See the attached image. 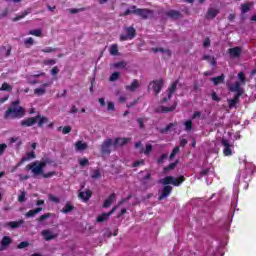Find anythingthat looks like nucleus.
<instances>
[{
  "mask_svg": "<svg viewBox=\"0 0 256 256\" xmlns=\"http://www.w3.org/2000/svg\"><path fill=\"white\" fill-rule=\"evenodd\" d=\"M28 35H32L34 37H41L43 35V31L41 29L30 30V32H28Z\"/></svg>",
  "mask_w": 256,
  "mask_h": 256,
  "instance_id": "32",
  "label": "nucleus"
},
{
  "mask_svg": "<svg viewBox=\"0 0 256 256\" xmlns=\"http://www.w3.org/2000/svg\"><path fill=\"white\" fill-rule=\"evenodd\" d=\"M25 221L23 219H20L19 221H9L4 224V227H9L11 229H18L20 228Z\"/></svg>",
  "mask_w": 256,
  "mask_h": 256,
  "instance_id": "16",
  "label": "nucleus"
},
{
  "mask_svg": "<svg viewBox=\"0 0 256 256\" xmlns=\"http://www.w3.org/2000/svg\"><path fill=\"white\" fill-rule=\"evenodd\" d=\"M113 141L111 138H108L102 143L101 145V152L104 155H110L111 154V147L113 146Z\"/></svg>",
  "mask_w": 256,
  "mask_h": 256,
  "instance_id": "6",
  "label": "nucleus"
},
{
  "mask_svg": "<svg viewBox=\"0 0 256 256\" xmlns=\"http://www.w3.org/2000/svg\"><path fill=\"white\" fill-rule=\"evenodd\" d=\"M18 201H19V203H23L26 201V192L25 191H22L20 193V195L18 196Z\"/></svg>",
  "mask_w": 256,
  "mask_h": 256,
  "instance_id": "48",
  "label": "nucleus"
},
{
  "mask_svg": "<svg viewBox=\"0 0 256 256\" xmlns=\"http://www.w3.org/2000/svg\"><path fill=\"white\" fill-rule=\"evenodd\" d=\"M119 77H120L119 72H113L112 75H110V77H109V81L115 82V81L119 80Z\"/></svg>",
  "mask_w": 256,
  "mask_h": 256,
  "instance_id": "42",
  "label": "nucleus"
},
{
  "mask_svg": "<svg viewBox=\"0 0 256 256\" xmlns=\"http://www.w3.org/2000/svg\"><path fill=\"white\" fill-rule=\"evenodd\" d=\"M109 53H110V56L119 55V48L117 44L110 45Z\"/></svg>",
  "mask_w": 256,
  "mask_h": 256,
  "instance_id": "27",
  "label": "nucleus"
},
{
  "mask_svg": "<svg viewBox=\"0 0 256 256\" xmlns=\"http://www.w3.org/2000/svg\"><path fill=\"white\" fill-rule=\"evenodd\" d=\"M79 165L82 167H85V166L89 165V160L87 158H82L79 160Z\"/></svg>",
  "mask_w": 256,
  "mask_h": 256,
  "instance_id": "56",
  "label": "nucleus"
},
{
  "mask_svg": "<svg viewBox=\"0 0 256 256\" xmlns=\"http://www.w3.org/2000/svg\"><path fill=\"white\" fill-rule=\"evenodd\" d=\"M75 148H76V151H83L87 149V144L82 141H78L75 143Z\"/></svg>",
  "mask_w": 256,
  "mask_h": 256,
  "instance_id": "30",
  "label": "nucleus"
},
{
  "mask_svg": "<svg viewBox=\"0 0 256 256\" xmlns=\"http://www.w3.org/2000/svg\"><path fill=\"white\" fill-rule=\"evenodd\" d=\"M210 81L213 82L214 86H218L225 82V76H224V74H221V76L210 78Z\"/></svg>",
  "mask_w": 256,
  "mask_h": 256,
  "instance_id": "22",
  "label": "nucleus"
},
{
  "mask_svg": "<svg viewBox=\"0 0 256 256\" xmlns=\"http://www.w3.org/2000/svg\"><path fill=\"white\" fill-rule=\"evenodd\" d=\"M39 175H42V177H44L45 179H49V178L56 176L57 172H55V171L48 172V173L42 172V174H39Z\"/></svg>",
  "mask_w": 256,
  "mask_h": 256,
  "instance_id": "43",
  "label": "nucleus"
},
{
  "mask_svg": "<svg viewBox=\"0 0 256 256\" xmlns=\"http://www.w3.org/2000/svg\"><path fill=\"white\" fill-rule=\"evenodd\" d=\"M239 80L241 83L246 84V77L244 76V72H239Z\"/></svg>",
  "mask_w": 256,
  "mask_h": 256,
  "instance_id": "63",
  "label": "nucleus"
},
{
  "mask_svg": "<svg viewBox=\"0 0 256 256\" xmlns=\"http://www.w3.org/2000/svg\"><path fill=\"white\" fill-rule=\"evenodd\" d=\"M0 91L11 92V91H13V86H11L10 84H8L7 82H4V83L1 85Z\"/></svg>",
  "mask_w": 256,
  "mask_h": 256,
  "instance_id": "34",
  "label": "nucleus"
},
{
  "mask_svg": "<svg viewBox=\"0 0 256 256\" xmlns=\"http://www.w3.org/2000/svg\"><path fill=\"white\" fill-rule=\"evenodd\" d=\"M144 165H145V160L142 159V160L135 161L134 164H132V167L137 168L139 166H144Z\"/></svg>",
  "mask_w": 256,
  "mask_h": 256,
  "instance_id": "51",
  "label": "nucleus"
},
{
  "mask_svg": "<svg viewBox=\"0 0 256 256\" xmlns=\"http://www.w3.org/2000/svg\"><path fill=\"white\" fill-rule=\"evenodd\" d=\"M116 69H125L127 67V63L124 61L116 62L113 64Z\"/></svg>",
  "mask_w": 256,
  "mask_h": 256,
  "instance_id": "38",
  "label": "nucleus"
},
{
  "mask_svg": "<svg viewBox=\"0 0 256 256\" xmlns=\"http://www.w3.org/2000/svg\"><path fill=\"white\" fill-rule=\"evenodd\" d=\"M86 11V8L85 7H82V8H72V9H69L68 12L69 14L71 15H75V14H78L79 12H85Z\"/></svg>",
  "mask_w": 256,
  "mask_h": 256,
  "instance_id": "37",
  "label": "nucleus"
},
{
  "mask_svg": "<svg viewBox=\"0 0 256 256\" xmlns=\"http://www.w3.org/2000/svg\"><path fill=\"white\" fill-rule=\"evenodd\" d=\"M44 64H45L46 66H53V65L56 64V60H55V59H46V60L44 61Z\"/></svg>",
  "mask_w": 256,
  "mask_h": 256,
  "instance_id": "54",
  "label": "nucleus"
},
{
  "mask_svg": "<svg viewBox=\"0 0 256 256\" xmlns=\"http://www.w3.org/2000/svg\"><path fill=\"white\" fill-rule=\"evenodd\" d=\"M229 91L236 92V94H234V95H243L244 94V89L240 87L239 81H236V82H234L233 85L229 86Z\"/></svg>",
  "mask_w": 256,
  "mask_h": 256,
  "instance_id": "12",
  "label": "nucleus"
},
{
  "mask_svg": "<svg viewBox=\"0 0 256 256\" xmlns=\"http://www.w3.org/2000/svg\"><path fill=\"white\" fill-rule=\"evenodd\" d=\"M167 158H168V154H162L160 158L157 159V163L161 165L164 163L165 160H167Z\"/></svg>",
  "mask_w": 256,
  "mask_h": 256,
  "instance_id": "50",
  "label": "nucleus"
},
{
  "mask_svg": "<svg viewBox=\"0 0 256 256\" xmlns=\"http://www.w3.org/2000/svg\"><path fill=\"white\" fill-rule=\"evenodd\" d=\"M75 210H76V208L73 205V203L68 201V202L65 203L63 209H61V213L67 215V214H69V213H71V212H73Z\"/></svg>",
  "mask_w": 256,
  "mask_h": 256,
  "instance_id": "17",
  "label": "nucleus"
},
{
  "mask_svg": "<svg viewBox=\"0 0 256 256\" xmlns=\"http://www.w3.org/2000/svg\"><path fill=\"white\" fill-rule=\"evenodd\" d=\"M92 196H93V192L89 189H87L86 191L79 192L78 194L79 199H82L84 203L92 199Z\"/></svg>",
  "mask_w": 256,
  "mask_h": 256,
  "instance_id": "13",
  "label": "nucleus"
},
{
  "mask_svg": "<svg viewBox=\"0 0 256 256\" xmlns=\"http://www.w3.org/2000/svg\"><path fill=\"white\" fill-rule=\"evenodd\" d=\"M47 91L45 88H36L34 89V94L37 95L38 97L43 96Z\"/></svg>",
  "mask_w": 256,
  "mask_h": 256,
  "instance_id": "41",
  "label": "nucleus"
},
{
  "mask_svg": "<svg viewBox=\"0 0 256 256\" xmlns=\"http://www.w3.org/2000/svg\"><path fill=\"white\" fill-rule=\"evenodd\" d=\"M210 172L209 168L203 169L202 171L199 172V178L198 179H202L204 176H207Z\"/></svg>",
  "mask_w": 256,
  "mask_h": 256,
  "instance_id": "47",
  "label": "nucleus"
},
{
  "mask_svg": "<svg viewBox=\"0 0 256 256\" xmlns=\"http://www.w3.org/2000/svg\"><path fill=\"white\" fill-rule=\"evenodd\" d=\"M211 100H213L217 103L221 101L220 97H218L216 92L211 93Z\"/></svg>",
  "mask_w": 256,
  "mask_h": 256,
  "instance_id": "57",
  "label": "nucleus"
},
{
  "mask_svg": "<svg viewBox=\"0 0 256 256\" xmlns=\"http://www.w3.org/2000/svg\"><path fill=\"white\" fill-rule=\"evenodd\" d=\"M125 33L126 34H121L120 35V41H128V40H133L137 36V31L134 29L133 26H129L125 28Z\"/></svg>",
  "mask_w": 256,
  "mask_h": 256,
  "instance_id": "3",
  "label": "nucleus"
},
{
  "mask_svg": "<svg viewBox=\"0 0 256 256\" xmlns=\"http://www.w3.org/2000/svg\"><path fill=\"white\" fill-rule=\"evenodd\" d=\"M184 126H185V130H187L188 132L192 131L193 130V121H191V120L185 121Z\"/></svg>",
  "mask_w": 256,
  "mask_h": 256,
  "instance_id": "40",
  "label": "nucleus"
},
{
  "mask_svg": "<svg viewBox=\"0 0 256 256\" xmlns=\"http://www.w3.org/2000/svg\"><path fill=\"white\" fill-rule=\"evenodd\" d=\"M27 171H31L35 176H38L40 174H43L44 168L41 166H38L37 163H31L26 166Z\"/></svg>",
  "mask_w": 256,
  "mask_h": 256,
  "instance_id": "5",
  "label": "nucleus"
},
{
  "mask_svg": "<svg viewBox=\"0 0 256 256\" xmlns=\"http://www.w3.org/2000/svg\"><path fill=\"white\" fill-rule=\"evenodd\" d=\"M180 148L179 147H174L172 152L170 153L169 159L172 160L175 158V156L179 153Z\"/></svg>",
  "mask_w": 256,
  "mask_h": 256,
  "instance_id": "46",
  "label": "nucleus"
},
{
  "mask_svg": "<svg viewBox=\"0 0 256 256\" xmlns=\"http://www.w3.org/2000/svg\"><path fill=\"white\" fill-rule=\"evenodd\" d=\"M48 218H51V213H45L42 216H39V218L37 219V221L39 223H43L45 220H47Z\"/></svg>",
  "mask_w": 256,
  "mask_h": 256,
  "instance_id": "44",
  "label": "nucleus"
},
{
  "mask_svg": "<svg viewBox=\"0 0 256 256\" xmlns=\"http://www.w3.org/2000/svg\"><path fill=\"white\" fill-rule=\"evenodd\" d=\"M108 111H115V103L108 102Z\"/></svg>",
  "mask_w": 256,
  "mask_h": 256,
  "instance_id": "64",
  "label": "nucleus"
},
{
  "mask_svg": "<svg viewBox=\"0 0 256 256\" xmlns=\"http://www.w3.org/2000/svg\"><path fill=\"white\" fill-rule=\"evenodd\" d=\"M41 211H43V208L39 207V208H35L34 210H28V212L26 213V218H33L35 217L37 214H39Z\"/></svg>",
  "mask_w": 256,
  "mask_h": 256,
  "instance_id": "26",
  "label": "nucleus"
},
{
  "mask_svg": "<svg viewBox=\"0 0 256 256\" xmlns=\"http://www.w3.org/2000/svg\"><path fill=\"white\" fill-rule=\"evenodd\" d=\"M165 15L172 20H179L183 18L182 13H180L178 10H169L165 13Z\"/></svg>",
  "mask_w": 256,
  "mask_h": 256,
  "instance_id": "14",
  "label": "nucleus"
},
{
  "mask_svg": "<svg viewBox=\"0 0 256 256\" xmlns=\"http://www.w3.org/2000/svg\"><path fill=\"white\" fill-rule=\"evenodd\" d=\"M228 54H229L230 58L238 59L240 57V55L242 54V48H240L238 46L234 47V48H229Z\"/></svg>",
  "mask_w": 256,
  "mask_h": 256,
  "instance_id": "15",
  "label": "nucleus"
},
{
  "mask_svg": "<svg viewBox=\"0 0 256 256\" xmlns=\"http://www.w3.org/2000/svg\"><path fill=\"white\" fill-rule=\"evenodd\" d=\"M115 210H116V208H112V210H110L108 213H101V215L97 216L95 221L97 223H104V222L108 221L109 218L111 217V215L113 213H115Z\"/></svg>",
  "mask_w": 256,
  "mask_h": 256,
  "instance_id": "9",
  "label": "nucleus"
},
{
  "mask_svg": "<svg viewBox=\"0 0 256 256\" xmlns=\"http://www.w3.org/2000/svg\"><path fill=\"white\" fill-rule=\"evenodd\" d=\"M240 97H242V95L234 94V98L228 100L229 108H234L236 106V104L239 103Z\"/></svg>",
  "mask_w": 256,
  "mask_h": 256,
  "instance_id": "23",
  "label": "nucleus"
},
{
  "mask_svg": "<svg viewBox=\"0 0 256 256\" xmlns=\"http://www.w3.org/2000/svg\"><path fill=\"white\" fill-rule=\"evenodd\" d=\"M150 86H152L155 95H158L160 94L161 90L164 87V80L160 79V80L152 81L150 82Z\"/></svg>",
  "mask_w": 256,
  "mask_h": 256,
  "instance_id": "8",
  "label": "nucleus"
},
{
  "mask_svg": "<svg viewBox=\"0 0 256 256\" xmlns=\"http://www.w3.org/2000/svg\"><path fill=\"white\" fill-rule=\"evenodd\" d=\"M220 13L216 8H208L206 18L213 20Z\"/></svg>",
  "mask_w": 256,
  "mask_h": 256,
  "instance_id": "19",
  "label": "nucleus"
},
{
  "mask_svg": "<svg viewBox=\"0 0 256 256\" xmlns=\"http://www.w3.org/2000/svg\"><path fill=\"white\" fill-rule=\"evenodd\" d=\"M184 181H186V178L183 175H180L177 178L174 176H166L164 179L160 180V183L164 185V187L161 190V194L158 196V201H163L171 195L173 188L169 185L179 187Z\"/></svg>",
  "mask_w": 256,
  "mask_h": 256,
  "instance_id": "1",
  "label": "nucleus"
},
{
  "mask_svg": "<svg viewBox=\"0 0 256 256\" xmlns=\"http://www.w3.org/2000/svg\"><path fill=\"white\" fill-rule=\"evenodd\" d=\"M33 163H37V166L38 167H41V168H43V169H45V167L47 166V162L46 161H35V162H33Z\"/></svg>",
  "mask_w": 256,
  "mask_h": 256,
  "instance_id": "59",
  "label": "nucleus"
},
{
  "mask_svg": "<svg viewBox=\"0 0 256 256\" xmlns=\"http://www.w3.org/2000/svg\"><path fill=\"white\" fill-rule=\"evenodd\" d=\"M177 108V102H174L173 105L171 107H166V106H160L157 109H155V113H171L173 111H175V109Z\"/></svg>",
  "mask_w": 256,
  "mask_h": 256,
  "instance_id": "10",
  "label": "nucleus"
},
{
  "mask_svg": "<svg viewBox=\"0 0 256 256\" xmlns=\"http://www.w3.org/2000/svg\"><path fill=\"white\" fill-rule=\"evenodd\" d=\"M57 51V48L52 47H46L42 49V53H55Z\"/></svg>",
  "mask_w": 256,
  "mask_h": 256,
  "instance_id": "49",
  "label": "nucleus"
},
{
  "mask_svg": "<svg viewBox=\"0 0 256 256\" xmlns=\"http://www.w3.org/2000/svg\"><path fill=\"white\" fill-rule=\"evenodd\" d=\"M221 144H222V147H224V155L227 157L231 156L232 155L231 147H233V145L228 143V140L226 138L221 139Z\"/></svg>",
  "mask_w": 256,
  "mask_h": 256,
  "instance_id": "11",
  "label": "nucleus"
},
{
  "mask_svg": "<svg viewBox=\"0 0 256 256\" xmlns=\"http://www.w3.org/2000/svg\"><path fill=\"white\" fill-rule=\"evenodd\" d=\"M71 130H72L71 126H64V128L63 127L57 128V131L58 132L62 131L63 135H67V134L71 133Z\"/></svg>",
  "mask_w": 256,
  "mask_h": 256,
  "instance_id": "36",
  "label": "nucleus"
},
{
  "mask_svg": "<svg viewBox=\"0 0 256 256\" xmlns=\"http://www.w3.org/2000/svg\"><path fill=\"white\" fill-rule=\"evenodd\" d=\"M139 86H140L139 81L137 79H134L132 80L131 85L125 86V90L134 92L139 88Z\"/></svg>",
  "mask_w": 256,
  "mask_h": 256,
  "instance_id": "20",
  "label": "nucleus"
},
{
  "mask_svg": "<svg viewBox=\"0 0 256 256\" xmlns=\"http://www.w3.org/2000/svg\"><path fill=\"white\" fill-rule=\"evenodd\" d=\"M178 163H179V160H176L173 163H170L168 166L164 168V172L167 173L168 171H172L173 169H175Z\"/></svg>",
  "mask_w": 256,
  "mask_h": 256,
  "instance_id": "33",
  "label": "nucleus"
},
{
  "mask_svg": "<svg viewBox=\"0 0 256 256\" xmlns=\"http://www.w3.org/2000/svg\"><path fill=\"white\" fill-rule=\"evenodd\" d=\"M36 159V153L34 151L31 152H27L26 155L24 157H22V159H20L21 163H26L29 160H33Z\"/></svg>",
  "mask_w": 256,
  "mask_h": 256,
  "instance_id": "21",
  "label": "nucleus"
},
{
  "mask_svg": "<svg viewBox=\"0 0 256 256\" xmlns=\"http://www.w3.org/2000/svg\"><path fill=\"white\" fill-rule=\"evenodd\" d=\"M178 83L179 80H176L172 83V85H170V87L167 90L168 94L173 95L176 92Z\"/></svg>",
  "mask_w": 256,
  "mask_h": 256,
  "instance_id": "29",
  "label": "nucleus"
},
{
  "mask_svg": "<svg viewBox=\"0 0 256 256\" xmlns=\"http://www.w3.org/2000/svg\"><path fill=\"white\" fill-rule=\"evenodd\" d=\"M38 119H40V115L34 116V117H28L26 120L20 121V126L22 127H33L38 122Z\"/></svg>",
  "mask_w": 256,
  "mask_h": 256,
  "instance_id": "7",
  "label": "nucleus"
},
{
  "mask_svg": "<svg viewBox=\"0 0 256 256\" xmlns=\"http://www.w3.org/2000/svg\"><path fill=\"white\" fill-rule=\"evenodd\" d=\"M172 95H173V94H171V93L169 94V93H168V96H166L165 98H162V99H161V104L168 103V101L171 100Z\"/></svg>",
  "mask_w": 256,
  "mask_h": 256,
  "instance_id": "60",
  "label": "nucleus"
},
{
  "mask_svg": "<svg viewBox=\"0 0 256 256\" xmlns=\"http://www.w3.org/2000/svg\"><path fill=\"white\" fill-rule=\"evenodd\" d=\"M116 199V194H110V196L108 197V199L105 200L104 204L102 205V207L104 208H108L111 207V204L113 203V201H115Z\"/></svg>",
  "mask_w": 256,
  "mask_h": 256,
  "instance_id": "25",
  "label": "nucleus"
},
{
  "mask_svg": "<svg viewBox=\"0 0 256 256\" xmlns=\"http://www.w3.org/2000/svg\"><path fill=\"white\" fill-rule=\"evenodd\" d=\"M251 10V3L241 4V14H246Z\"/></svg>",
  "mask_w": 256,
  "mask_h": 256,
  "instance_id": "31",
  "label": "nucleus"
},
{
  "mask_svg": "<svg viewBox=\"0 0 256 256\" xmlns=\"http://www.w3.org/2000/svg\"><path fill=\"white\" fill-rule=\"evenodd\" d=\"M173 127H175V124L169 123V125H166L165 128H162V129L160 130V133H161V134L168 133L169 131H171V129H172Z\"/></svg>",
  "mask_w": 256,
  "mask_h": 256,
  "instance_id": "39",
  "label": "nucleus"
},
{
  "mask_svg": "<svg viewBox=\"0 0 256 256\" xmlns=\"http://www.w3.org/2000/svg\"><path fill=\"white\" fill-rule=\"evenodd\" d=\"M24 45H34V40L32 37H28L26 40H24Z\"/></svg>",
  "mask_w": 256,
  "mask_h": 256,
  "instance_id": "61",
  "label": "nucleus"
},
{
  "mask_svg": "<svg viewBox=\"0 0 256 256\" xmlns=\"http://www.w3.org/2000/svg\"><path fill=\"white\" fill-rule=\"evenodd\" d=\"M27 15H29V12L24 11V12L22 13V15H17V16L13 19V21H14V22H18L19 20H22L23 18H25Z\"/></svg>",
  "mask_w": 256,
  "mask_h": 256,
  "instance_id": "45",
  "label": "nucleus"
},
{
  "mask_svg": "<svg viewBox=\"0 0 256 256\" xmlns=\"http://www.w3.org/2000/svg\"><path fill=\"white\" fill-rule=\"evenodd\" d=\"M37 122H38V127H43L44 124L48 123V118L45 116L39 115Z\"/></svg>",
  "mask_w": 256,
  "mask_h": 256,
  "instance_id": "35",
  "label": "nucleus"
},
{
  "mask_svg": "<svg viewBox=\"0 0 256 256\" xmlns=\"http://www.w3.org/2000/svg\"><path fill=\"white\" fill-rule=\"evenodd\" d=\"M41 234L44 236L45 241H51L57 238V234H54L51 230H43Z\"/></svg>",
  "mask_w": 256,
  "mask_h": 256,
  "instance_id": "18",
  "label": "nucleus"
},
{
  "mask_svg": "<svg viewBox=\"0 0 256 256\" xmlns=\"http://www.w3.org/2000/svg\"><path fill=\"white\" fill-rule=\"evenodd\" d=\"M100 177H101V173H100V170H98V169H95L93 174H91L92 179H98Z\"/></svg>",
  "mask_w": 256,
  "mask_h": 256,
  "instance_id": "53",
  "label": "nucleus"
},
{
  "mask_svg": "<svg viewBox=\"0 0 256 256\" xmlns=\"http://www.w3.org/2000/svg\"><path fill=\"white\" fill-rule=\"evenodd\" d=\"M29 247V242L23 241L18 244V249H23Z\"/></svg>",
  "mask_w": 256,
  "mask_h": 256,
  "instance_id": "58",
  "label": "nucleus"
},
{
  "mask_svg": "<svg viewBox=\"0 0 256 256\" xmlns=\"http://www.w3.org/2000/svg\"><path fill=\"white\" fill-rule=\"evenodd\" d=\"M48 198H49V201H52V202H54L56 204L60 203V199L58 197L52 195V194H49Z\"/></svg>",
  "mask_w": 256,
  "mask_h": 256,
  "instance_id": "52",
  "label": "nucleus"
},
{
  "mask_svg": "<svg viewBox=\"0 0 256 256\" xmlns=\"http://www.w3.org/2000/svg\"><path fill=\"white\" fill-rule=\"evenodd\" d=\"M25 116V109L19 106V100L11 103V107L4 113V119H22Z\"/></svg>",
  "mask_w": 256,
  "mask_h": 256,
  "instance_id": "2",
  "label": "nucleus"
},
{
  "mask_svg": "<svg viewBox=\"0 0 256 256\" xmlns=\"http://www.w3.org/2000/svg\"><path fill=\"white\" fill-rule=\"evenodd\" d=\"M153 146L152 144H146V150H144V155H149L152 152Z\"/></svg>",
  "mask_w": 256,
  "mask_h": 256,
  "instance_id": "55",
  "label": "nucleus"
},
{
  "mask_svg": "<svg viewBox=\"0 0 256 256\" xmlns=\"http://www.w3.org/2000/svg\"><path fill=\"white\" fill-rule=\"evenodd\" d=\"M131 9L134 11V15L142 17L144 20L152 14V11L148 9H138L137 6H131Z\"/></svg>",
  "mask_w": 256,
  "mask_h": 256,
  "instance_id": "4",
  "label": "nucleus"
},
{
  "mask_svg": "<svg viewBox=\"0 0 256 256\" xmlns=\"http://www.w3.org/2000/svg\"><path fill=\"white\" fill-rule=\"evenodd\" d=\"M151 51H153L154 53H165L167 51V49L164 48H151Z\"/></svg>",
  "mask_w": 256,
  "mask_h": 256,
  "instance_id": "62",
  "label": "nucleus"
},
{
  "mask_svg": "<svg viewBox=\"0 0 256 256\" xmlns=\"http://www.w3.org/2000/svg\"><path fill=\"white\" fill-rule=\"evenodd\" d=\"M11 243H13V240L8 236H4L3 239H1V247L3 248H6Z\"/></svg>",
  "mask_w": 256,
  "mask_h": 256,
  "instance_id": "28",
  "label": "nucleus"
},
{
  "mask_svg": "<svg viewBox=\"0 0 256 256\" xmlns=\"http://www.w3.org/2000/svg\"><path fill=\"white\" fill-rule=\"evenodd\" d=\"M128 141V138H116V140H114L113 142V146L116 147L118 145L120 147H123L128 143Z\"/></svg>",
  "mask_w": 256,
  "mask_h": 256,
  "instance_id": "24",
  "label": "nucleus"
}]
</instances>
